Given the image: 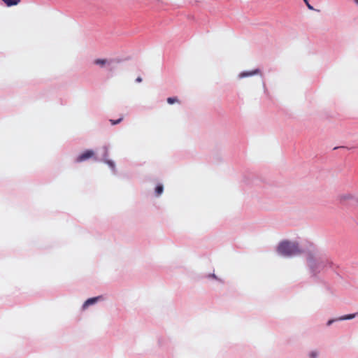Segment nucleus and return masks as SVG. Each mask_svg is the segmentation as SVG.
Masks as SVG:
<instances>
[{
  "label": "nucleus",
  "instance_id": "nucleus-14",
  "mask_svg": "<svg viewBox=\"0 0 358 358\" xmlns=\"http://www.w3.org/2000/svg\"><path fill=\"white\" fill-rule=\"evenodd\" d=\"M136 81L138 82V83H141L142 81V78L141 77H138L136 79Z\"/></svg>",
  "mask_w": 358,
  "mask_h": 358
},
{
  "label": "nucleus",
  "instance_id": "nucleus-10",
  "mask_svg": "<svg viewBox=\"0 0 358 358\" xmlns=\"http://www.w3.org/2000/svg\"><path fill=\"white\" fill-rule=\"evenodd\" d=\"M122 120H123V117H120L117 120H110V122L111 124L115 125V124H119L120 122H121Z\"/></svg>",
  "mask_w": 358,
  "mask_h": 358
},
{
  "label": "nucleus",
  "instance_id": "nucleus-11",
  "mask_svg": "<svg viewBox=\"0 0 358 358\" xmlns=\"http://www.w3.org/2000/svg\"><path fill=\"white\" fill-rule=\"evenodd\" d=\"M317 356V353L315 352H312L310 354V358H316V357Z\"/></svg>",
  "mask_w": 358,
  "mask_h": 358
},
{
  "label": "nucleus",
  "instance_id": "nucleus-13",
  "mask_svg": "<svg viewBox=\"0 0 358 358\" xmlns=\"http://www.w3.org/2000/svg\"><path fill=\"white\" fill-rule=\"evenodd\" d=\"M341 198L343 199H351L352 196L350 194H348V195L343 196Z\"/></svg>",
  "mask_w": 358,
  "mask_h": 358
},
{
  "label": "nucleus",
  "instance_id": "nucleus-17",
  "mask_svg": "<svg viewBox=\"0 0 358 358\" xmlns=\"http://www.w3.org/2000/svg\"><path fill=\"white\" fill-rule=\"evenodd\" d=\"M355 3L358 4V0H355Z\"/></svg>",
  "mask_w": 358,
  "mask_h": 358
},
{
  "label": "nucleus",
  "instance_id": "nucleus-2",
  "mask_svg": "<svg viewBox=\"0 0 358 358\" xmlns=\"http://www.w3.org/2000/svg\"><path fill=\"white\" fill-rule=\"evenodd\" d=\"M94 156V152L92 150H87L80 154L76 159V162L78 163L82 162L83 161H85L90 158H92Z\"/></svg>",
  "mask_w": 358,
  "mask_h": 358
},
{
  "label": "nucleus",
  "instance_id": "nucleus-6",
  "mask_svg": "<svg viewBox=\"0 0 358 358\" xmlns=\"http://www.w3.org/2000/svg\"><path fill=\"white\" fill-rule=\"evenodd\" d=\"M258 73V71L256 70V71H250V72H243L240 74V78H244V77H246V76H252L255 73Z\"/></svg>",
  "mask_w": 358,
  "mask_h": 358
},
{
  "label": "nucleus",
  "instance_id": "nucleus-4",
  "mask_svg": "<svg viewBox=\"0 0 358 358\" xmlns=\"http://www.w3.org/2000/svg\"><path fill=\"white\" fill-rule=\"evenodd\" d=\"M8 7L17 5L21 0H1Z\"/></svg>",
  "mask_w": 358,
  "mask_h": 358
},
{
  "label": "nucleus",
  "instance_id": "nucleus-8",
  "mask_svg": "<svg viewBox=\"0 0 358 358\" xmlns=\"http://www.w3.org/2000/svg\"><path fill=\"white\" fill-rule=\"evenodd\" d=\"M167 102L169 104H173L175 103H179V100L176 97H169L167 99Z\"/></svg>",
  "mask_w": 358,
  "mask_h": 358
},
{
  "label": "nucleus",
  "instance_id": "nucleus-5",
  "mask_svg": "<svg viewBox=\"0 0 358 358\" xmlns=\"http://www.w3.org/2000/svg\"><path fill=\"white\" fill-rule=\"evenodd\" d=\"M94 63L103 67L104 65L108 63V61L106 59H96L94 60Z\"/></svg>",
  "mask_w": 358,
  "mask_h": 358
},
{
  "label": "nucleus",
  "instance_id": "nucleus-15",
  "mask_svg": "<svg viewBox=\"0 0 358 358\" xmlns=\"http://www.w3.org/2000/svg\"><path fill=\"white\" fill-rule=\"evenodd\" d=\"M307 6L309 9H313V7L308 3H307Z\"/></svg>",
  "mask_w": 358,
  "mask_h": 358
},
{
  "label": "nucleus",
  "instance_id": "nucleus-7",
  "mask_svg": "<svg viewBox=\"0 0 358 358\" xmlns=\"http://www.w3.org/2000/svg\"><path fill=\"white\" fill-rule=\"evenodd\" d=\"M163 186L162 185H159L155 188V192L157 196H159L163 192Z\"/></svg>",
  "mask_w": 358,
  "mask_h": 358
},
{
  "label": "nucleus",
  "instance_id": "nucleus-19",
  "mask_svg": "<svg viewBox=\"0 0 358 358\" xmlns=\"http://www.w3.org/2000/svg\"><path fill=\"white\" fill-rule=\"evenodd\" d=\"M304 1L306 2V3L307 4L308 3V1L307 0H304Z\"/></svg>",
  "mask_w": 358,
  "mask_h": 358
},
{
  "label": "nucleus",
  "instance_id": "nucleus-9",
  "mask_svg": "<svg viewBox=\"0 0 358 358\" xmlns=\"http://www.w3.org/2000/svg\"><path fill=\"white\" fill-rule=\"evenodd\" d=\"M355 317V314H350L340 318V320H350Z\"/></svg>",
  "mask_w": 358,
  "mask_h": 358
},
{
  "label": "nucleus",
  "instance_id": "nucleus-3",
  "mask_svg": "<svg viewBox=\"0 0 358 358\" xmlns=\"http://www.w3.org/2000/svg\"><path fill=\"white\" fill-rule=\"evenodd\" d=\"M99 299V297H94V298H90V299H88L83 304V308H87V306H90V305H92L94 304V303H96L98 299Z\"/></svg>",
  "mask_w": 358,
  "mask_h": 358
},
{
  "label": "nucleus",
  "instance_id": "nucleus-16",
  "mask_svg": "<svg viewBox=\"0 0 358 358\" xmlns=\"http://www.w3.org/2000/svg\"><path fill=\"white\" fill-rule=\"evenodd\" d=\"M332 323V320H329L327 323L328 325H330Z\"/></svg>",
  "mask_w": 358,
  "mask_h": 358
},
{
  "label": "nucleus",
  "instance_id": "nucleus-12",
  "mask_svg": "<svg viewBox=\"0 0 358 358\" xmlns=\"http://www.w3.org/2000/svg\"><path fill=\"white\" fill-rule=\"evenodd\" d=\"M107 164L113 169L115 167L114 163L111 161H107Z\"/></svg>",
  "mask_w": 358,
  "mask_h": 358
},
{
  "label": "nucleus",
  "instance_id": "nucleus-18",
  "mask_svg": "<svg viewBox=\"0 0 358 358\" xmlns=\"http://www.w3.org/2000/svg\"><path fill=\"white\" fill-rule=\"evenodd\" d=\"M304 1L306 2V3L307 4L308 3V1L307 0H304Z\"/></svg>",
  "mask_w": 358,
  "mask_h": 358
},
{
  "label": "nucleus",
  "instance_id": "nucleus-1",
  "mask_svg": "<svg viewBox=\"0 0 358 358\" xmlns=\"http://www.w3.org/2000/svg\"><path fill=\"white\" fill-rule=\"evenodd\" d=\"M278 252L283 256L290 257L293 255H299L301 253L298 243L290 242L288 241H283L278 246Z\"/></svg>",
  "mask_w": 358,
  "mask_h": 358
}]
</instances>
